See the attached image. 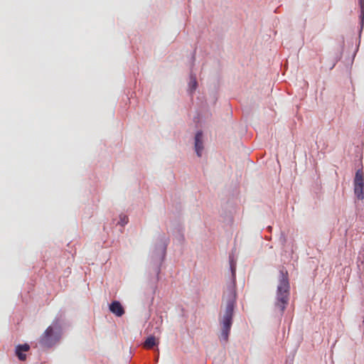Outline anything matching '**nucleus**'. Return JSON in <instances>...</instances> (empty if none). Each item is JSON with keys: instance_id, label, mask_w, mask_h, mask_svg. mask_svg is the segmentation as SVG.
<instances>
[{"instance_id": "1", "label": "nucleus", "mask_w": 364, "mask_h": 364, "mask_svg": "<svg viewBox=\"0 0 364 364\" xmlns=\"http://www.w3.org/2000/svg\"><path fill=\"white\" fill-rule=\"evenodd\" d=\"M232 279L227 284L223 293L221 304V317L220 323L221 325L220 341L227 342L232 323V316L236 302V282L235 267L231 264Z\"/></svg>"}, {"instance_id": "2", "label": "nucleus", "mask_w": 364, "mask_h": 364, "mask_svg": "<svg viewBox=\"0 0 364 364\" xmlns=\"http://www.w3.org/2000/svg\"><path fill=\"white\" fill-rule=\"evenodd\" d=\"M289 283L287 272H280V277L277 292L276 306L283 312L289 301Z\"/></svg>"}, {"instance_id": "3", "label": "nucleus", "mask_w": 364, "mask_h": 364, "mask_svg": "<svg viewBox=\"0 0 364 364\" xmlns=\"http://www.w3.org/2000/svg\"><path fill=\"white\" fill-rule=\"evenodd\" d=\"M60 336V327L58 323H53L48 326L39 339V343L42 347L50 348L55 345Z\"/></svg>"}, {"instance_id": "4", "label": "nucleus", "mask_w": 364, "mask_h": 364, "mask_svg": "<svg viewBox=\"0 0 364 364\" xmlns=\"http://www.w3.org/2000/svg\"><path fill=\"white\" fill-rule=\"evenodd\" d=\"M354 193L358 200L364 199V173L363 169H358L353 181Z\"/></svg>"}, {"instance_id": "5", "label": "nucleus", "mask_w": 364, "mask_h": 364, "mask_svg": "<svg viewBox=\"0 0 364 364\" xmlns=\"http://www.w3.org/2000/svg\"><path fill=\"white\" fill-rule=\"evenodd\" d=\"M203 149V133L202 132H198L195 136V150L198 156H201Z\"/></svg>"}, {"instance_id": "6", "label": "nucleus", "mask_w": 364, "mask_h": 364, "mask_svg": "<svg viewBox=\"0 0 364 364\" xmlns=\"http://www.w3.org/2000/svg\"><path fill=\"white\" fill-rule=\"evenodd\" d=\"M109 310L117 316H122L124 314V308L118 301H114L111 303Z\"/></svg>"}, {"instance_id": "7", "label": "nucleus", "mask_w": 364, "mask_h": 364, "mask_svg": "<svg viewBox=\"0 0 364 364\" xmlns=\"http://www.w3.org/2000/svg\"><path fill=\"white\" fill-rule=\"evenodd\" d=\"M29 349L30 346L26 343L18 345L16 348V355L20 360H25L26 359V355L23 352H27Z\"/></svg>"}, {"instance_id": "8", "label": "nucleus", "mask_w": 364, "mask_h": 364, "mask_svg": "<svg viewBox=\"0 0 364 364\" xmlns=\"http://www.w3.org/2000/svg\"><path fill=\"white\" fill-rule=\"evenodd\" d=\"M158 342H156V339L155 336H150L148 337L144 343V347L147 349H151L154 346H156Z\"/></svg>"}, {"instance_id": "9", "label": "nucleus", "mask_w": 364, "mask_h": 364, "mask_svg": "<svg viewBox=\"0 0 364 364\" xmlns=\"http://www.w3.org/2000/svg\"><path fill=\"white\" fill-rule=\"evenodd\" d=\"M197 85H198V83H197L196 77L191 75L190 82H189V86H190L191 91H193L196 89Z\"/></svg>"}, {"instance_id": "10", "label": "nucleus", "mask_w": 364, "mask_h": 364, "mask_svg": "<svg viewBox=\"0 0 364 364\" xmlns=\"http://www.w3.org/2000/svg\"><path fill=\"white\" fill-rule=\"evenodd\" d=\"M127 223H128V217L127 215H120V220H119V223L121 225L124 226Z\"/></svg>"}, {"instance_id": "11", "label": "nucleus", "mask_w": 364, "mask_h": 364, "mask_svg": "<svg viewBox=\"0 0 364 364\" xmlns=\"http://www.w3.org/2000/svg\"><path fill=\"white\" fill-rule=\"evenodd\" d=\"M358 266L359 268H360V267H362L363 270L364 271V259L360 261V264H358Z\"/></svg>"}]
</instances>
